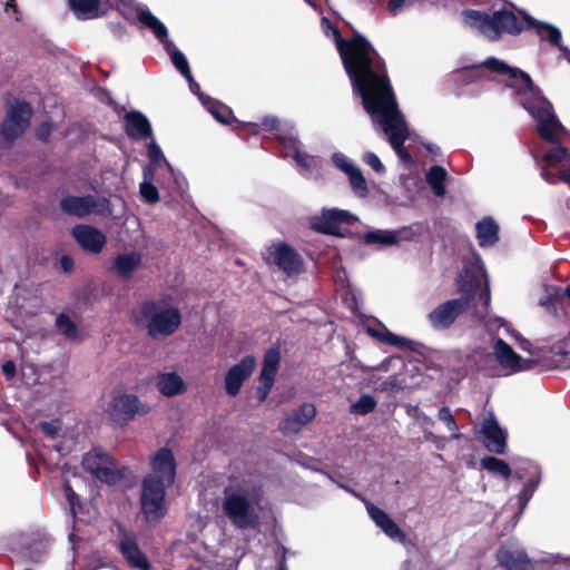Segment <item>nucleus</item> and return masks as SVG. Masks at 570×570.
<instances>
[{
  "label": "nucleus",
  "mask_w": 570,
  "mask_h": 570,
  "mask_svg": "<svg viewBox=\"0 0 570 570\" xmlns=\"http://www.w3.org/2000/svg\"><path fill=\"white\" fill-rule=\"evenodd\" d=\"M326 36L332 37L353 92L357 96L390 79L384 59L371 41L353 29L352 37L344 39L338 27L328 18H322Z\"/></svg>",
  "instance_id": "nucleus-1"
},
{
  "label": "nucleus",
  "mask_w": 570,
  "mask_h": 570,
  "mask_svg": "<svg viewBox=\"0 0 570 570\" xmlns=\"http://www.w3.org/2000/svg\"><path fill=\"white\" fill-rule=\"evenodd\" d=\"M363 109L370 115L374 125H380L389 136V141L399 158L412 161V156L404 147L409 138V128L395 98L390 79L358 96Z\"/></svg>",
  "instance_id": "nucleus-2"
},
{
  "label": "nucleus",
  "mask_w": 570,
  "mask_h": 570,
  "mask_svg": "<svg viewBox=\"0 0 570 570\" xmlns=\"http://www.w3.org/2000/svg\"><path fill=\"white\" fill-rule=\"evenodd\" d=\"M140 318L147 335L153 340L166 338L175 334L181 325L183 315L178 307L167 306L166 299H146L139 305Z\"/></svg>",
  "instance_id": "nucleus-3"
},
{
  "label": "nucleus",
  "mask_w": 570,
  "mask_h": 570,
  "mask_svg": "<svg viewBox=\"0 0 570 570\" xmlns=\"http://www.w3.org/2000/svg\"><path fill=\"white\" fill-rule=\"evenodd\" d=\"M482 66L500 75H508L511 81L507 85L522 99L523 107L534 112V106L542 102L546 97L542 90L533 82L529 73L517 67H511L494 57L488 58Z\"/></svg>",
  "instance_id": "nucleus-4"
},
{
  "label": "nucleus",
  "mask_w": 570,
  "mask_h": 570,
  "mask_svg": "<svg viewBox=\"0 0 570 570\" xmlns=\"http://www.w3.org/2000/svg\"><path fill=\"white\" fill-rule=\"evenodd\" d=\"M137 18L140 23L150 29L155 37L164 43L166 50L170 53L171 62L176 69L189 82L193 88L194 78L185 55L179 51L175 45L168 39V30L166 26L158 20L147 8H140L137 11Z\"/></svg>",
  "instance_id": "nucleus-5"
},
{
  "label": "nucleus",
  "mask_w": 570,
  "mask_h": 570,
  "mask_svg": "<svg viewBox=\"0 0 570 570\" xmlns=\"http://www.w3.org/2000/svg\"><path fill=\"white\" fill-rule=\"evenodd\" d=\"M223 512L239 529L254 528L258 523V517L250 501L246 495L238 492L228 493L225 490Z\"/></svg>",
  "instance_id": "nucleus-6"
},
{
  "label": "nucleus",
  "mask_w": 570,
  "mask_h": 570,
  "mask_svg": "<svg viewBox=\"0 0 570 570\" xmlns=\"http://www.w3.org/2000/svg\"><path fill=\"white\" fill-rule=\"evenodd\" d=\"M150 407L141 403L136 394L119 393L115 395L108 407L110 420L119 426L127 425L138 415L149 413Z\"/></svg>",
  "instance_id": "nucleus-7"
},
{
  "label": "nucleus",
  "mask_w": 570,
  "mask_h": 570,
  "mask_svg": "<svg viewBox=\"0 0 570 570\" xmlns=\"http://www.w3.org/2000/svg\"><path fill=\"white\" fill-rule=\"evenodd\" d=\"M32 108L27 101H18L10 106L7 117L0 126V136L7 144L21 137L30 124Z\"/></svg>",
  "instance_id": "nucleus-8"
},
{
  "label": "nucleus",
  "mask_w": 570,
  "mask_h": 570,
  "mask_svg": "<svg viewBox=\"0 0 570 570\" xmlns=\"http://www.w3.org/2000/svg\"><path fill=\"white\" fill-rule=\"evenodd\" d=\"M170 485L156 480L144 479L141 484L140 505L146 519L160 520L165 513L166 489Z\"/></svg>",
  "instance_id": "nucleus-9"
},
{
  "label": "nucleus",
  "mask_w": 570,
  "mask_h": 570,
  "mask_svg": "<svg viewBox=\"0 0 570 570\" xmlns=\"http://www.w3.org/2000/svg\"><path fill=\"white\" fill-rule=\"evenodd\" d=\"M470 308L468 298H452L440 303L428 315L426 320L436 331L451 328L456 320Z\"/></svg>",
  "instance_id": "nucleus-10"
},
{
  "label": "nucleus",
  "mask_w": 570,
  "mask_h": 570,
  "mask_svg": "<svg viewBox=\"0 0 570 570\" xmlns=\"http://www.w3.org/2000/svg\"><path fill=\"white\" fill-rule=\"evenodd\" d=\"M356 218L348 212L337 208H324L320 215L313 216L309 220L314 232L324 235L344 237L342 226L355 222Z\"/></svg>",
  "instance_id": "nucleus-11"
},
{
  "label": "nucleus",
  "mask_w": 570,
  "mask_h": 570,
  "mask_svg": "<svg viewBox=\"0 0 570 570\" xmlns=\"http://www.w3.org/2000/svg\"><path fill=\"white\" fill-rule=\"evenodd\" d=\"M151 472L144 479H150L173 485L177 474V463L171 449L164 446L149 456Z\"/></svg>",
  "instance_id": "nucleus-12"
},
{
  "label": "nucleus",
  "mask_w": 570,
  "mask_h": 570,
  "mask_svg": "<svg viewBox=\"0 0 570 570\" xmlns=\"http://www.w3.org/2000/svg\"><path fill=\"white\" fill-rule=\"evenodd\" d=\"M272 263L286 275H297L304 271V261L296 249L285 242L274 245L269 250Z\"/></svg>",
  "instance_id": "nucleus-13"
},
{
  "label": "nucleus",
  "mask_w": 570,
  "mask_h": 570,
  "mask_svg": "<svg viewBox=\"0 0 570 570\" xmlns=\"http://www.w3.org/2000/svg\"><path fill=\"white\" fill-rule=\"evenodd\" d=\"M255 366V357L246 355L228 368L225 375L224 387L229 396H236L240 392L244 382L252 376Z\"/></svg>",
  "instance_id": "nucleus-14"
},
{
  "label": "nucleus",
  "mask_w": 570,
  "mask_h": 570,
  "mask_svg": "<svg viewBox=\"0 0 570 570\" xmlns=\"http://www.w3.org/2000/svg\"><path fill=\"white\" fill-rule=\"evenodd\" d=\"M316 416V407L312 403H303L286 414L278 423V430L285 436L295 435Z\"/></svg>",
  "instance_id": "nucleus-15"
},
{
  "label": "nucleus",
  "mask_w": 570,
  "mask_h": 570,
  "mask_svg": "<svg viewBox=\"0 0 570 570\" xmlns=\"http://www.w3.org/2000/svg\"><path fill=\"white\" fill-rule=\"evenodd\" d=\"M538 120V131L542 139L549 142L558 141V129L561 127L557 116L553 114L552 105L546 98L534 106L531 112Z\"/></svg>",
  "instance_id": "nucleus-16"
},
{
  "label": "nucleus",
  "mask_w": 570,
  "mask_h": 570,
  "mask_svg": "<svg viewBox=\"0 0 570 570\" xmlns=\"http://www.w3.org/2000/svg\"><path fill=\"white\" fill-rule=\"evenodd\" d=\"M520 17L513 11L500 9L493 13L494 21V40L498 41L502 33L512 36L520 35L527 27L525 17L529 16L524 11H520Z\"/></svg>",
  "instance_id": "nucleus-17"
},
{
  "label": "nucleus",
  "mask_w": 570,
  "mask_h": 570,
  "mask_svg": "<svg viewBox=\"0 0 570 570\" xmlns=\"http://www.w3.org/2000/svg\"><path fill=\"white\" fill-rule=\"evenodd\" d=\"M71 235L85 252L91 254H100L107 244L105 233L91 225H76Z\"/></svg>",
  "instance_id": "nucleus-18"
},
{
  "label": "nucleus",
  "mask_w": 570,
  "mask_h": 570,
  "mask_svg": "<svg viewBox=\"0 0 570 570\" xmlns=\"http://www.w3.org/2000/svg\"><path fill=\"white\" fill-rule=\"evenodd\" d=\"M482 278L488 279V275L481 262L471 267L465 266L459 276L458 289L462 294L460 298H468L469 306H471L478 291L481 288Z\"/></svg>",
  "instance_id": "nucleus-19"
},
{
  "label": "nucleus",
  "mask_w": 570,
  "mask_h": 570,
  "mask_svg": "<svg viewBox=\"0 0 570 570\" xmlns=\"http://www.w3.org/2000/svg\"><path fill=\"white\" fill-rule=\"evenodd\" d=\"M481 433L484 436V446L489 452L500 455L505 454L508 434L499 425L492 413H490L489 417L484 419Z\"/></svg>",
  "instance_id": "nucleus-20"
},
{
  "label": "nucleus",
  "mask_w": 570,
  "mask_h": 570,
  "mask_svg": "<svg viewBox=\"0 0 570 570\" xmlns=\"http://www.w3.org/2000/svg\"><path fill=\"white\" fill-rule=\"evenodd\" d=\"M366 510L374 523L392 540L404 543L406 533L391 519V517L373 504L366 502Z\"/></svg>",
  "instance_id": "nucleus-21"
},
{
  "label": "nucleus",
  "mask_w": 570,
  "mask_h": 570,
  "mask_svg": "<svg viewBox=\"0 0 570 570\" xmlns=\"http://www.w3.org/2000/svg\"><path fill=\"white\" fill-rule=\"evenodd\" d=\"M461 17L465 27L476 30L490 41H495L493 14L490 16L475 9H465L462 11Z\"/></svg>",
  "instance_id": "nucleus-22"
},
{
  "label": "nucleus",
  "mask_w": 570,
  "mask_h": 570,
  "mask_svg": "<svg viewBox=\"0 0 570 570\" xmlns=\"http://www.w3.org/2000/svg\"><path fill=\"white\" fill-rule=\"evenodd\" d=\"M97 202L94 196H66L60 200V208L63 213L78 218L86 217L95 212Z\"/></svg>",
  "instance_id": "nucleus-23"
},
{
  "label": "nucleus",
  "mask_w": 570,
  "mask_h": 570,
  "mask_svg": "<svg viewBox=\"0 0 570 570\" xmlns=\"http://www.w3.org/2000/svg\"><path fill=\"white\" fill-rule=\"evenodd\" d=\"M125 131L134 140H144L153 137V129L148 118L140 111H129L125 115Z\"/></svg>",
  "instance_id": "nucleus-24"
},
{
  "label": "nucleus",
  "mask_w": 570,
  "mask_h": 570,
  "mask_svg": "<svg viewBox=\"0 0 570 570\" xmlns=\"http://www.w3.org/2000/svg\"><path fill=\"white\" fill-rule=\"evenodd\" d=\"M142 256L139 252L132 250L125 254H118L110 266V272L116 274L122 281H129L134 273L141 265Z\"/></svg>",
  "instance_id": "nucleus-25"
},
{
  "label": "nucleus",
  "mask_w": 570,
  "mask_h": 570,
  "mask_svg": "<svg viewBox=\"0 0 570 570\" xmlns=\"http://www.w3.org/2000/svg\"><path fill=\"white\" fill-rule=\"evenodd\" d=\"M525 20L528 29H534L541 40L549 41L552 46L559 48L561 52H568V47L561 43V31L557 27L547 22L537 21L531 16H527Z\"/></svg>",
  "instance_id": "nucleus-26"
},
{
  "label": "nucleus",
  "mask_w": 570,
  "mask_h": 570,
  "mask_svg": "<svg viewBox=\"0 0 570 570\" xmlns=\"http://www.w3.org/2000/svg\"><path fill=\"white\" fill-rule=\"evenodd\" d=\"M367 333L377 341L399 347L401 350L417 352L419 347L421 346V344L415 341H412L407 337L399 336L390 332L385 326H382L381 330L368 327Z\"/></svg>",
  "instance_id": "nucleus-27"
},
{
  "label": "nucleus",
  "mask_w": 570,
  "mask_h": 570,
  "mask_svg": "<svg viewBox=\"0 0 570 570\" xmlns=\"http://www.w3.org/2000/svg\"><path fill=\"white\" fill-rule=\"evenodd\" d=\"M494 354L498 362L512 372H520L525 367L522 365V357L502 338H498L494 344Z\"/></svg>",
  "instance_id": "nucleus-28"
},
{
  "label": "nucleus",
  "mask_w": 570,
  "mask_h": 570,
  "mask_svg": "<svg viewBox=\"0 0 570 570\" xmlns=\"http://www.w3.org/2000/svg\"><path fill=\"white\" fill-rule=\"evenodd\" d=\"M120 551L127 562L137 569L149 570L151 564L147 556L140 550L137 542L131 538L121 540Z\"/></svg>",
  "instance_id": "nucleus-29"
},
{
  "label": "nucleus",
  "mask_w": 570,
  "mask_h": 570,
  "mask_svg": "<svg viewBox=\"0 0 570 570\" xmlns=\"http://www.w3.org/2000/svg\"><path fill=\"white\" fill-rule=\"evenodd\" d=\"M499 564L507 570H529L530 560L524 551L501 549L497 554Z\"/></svg>",
  "instance_id": "nucleus-30"
},
{
  "label": "nucleus",
  "mask_w": 570,
  "mask_h": 570,
  "mask_svg": "<svg viewBox=\"0 0 570 570\" xmlns=\"http://www.w3.org/2000/svg\"><path fill=\"white\" fill-rule=\"evenodd\" d=\"M156 386L167 397L181 394L186 390L183 379L175 372L159 374Z\"/></svg>",
  "instance_id": "nucleus-31"
},
{
  "label": "nucleus",
  "mask_w": 570,
  "mask_h": 570,
  "mask_svg": "<svg viewBox=\"0 0 570 570\" xmlns=\"http://www.w3.org/2000/svg\"><path fill=\"white\" fill-rule=\"evenodd\" d=\"M476 238L481 247H489L499 240V225L492 217H485L476 223Z\"/></svg>",
  "instance_id": "nucleus-32"
},
{
  "label": "nucleus",
  "mask_w": 570,
  "mask_h": 570,
  "mask_svg": "<svg viewBox=\"0 0 570 570\" xmlns=\"http://www.w3.org/2000/svg\"><path fill=\"white\" fill-rule=\"evenodd\" d=\"M127 468L118 466L112 456L109 455V462L106 463L95 474V478L109 485H116L126 478Z\"/></svg>",
  "instance_id": "nucleus-33"
},
{
  "label": "nucleus",
  "mask_w": 570,
  "mask_h": 570,
  "mask_svg": "<svg viewBox=\"0 0 570 570\" xmlns=\"http://www.w3.org/2000/svg\"><path fill=\"white\" fill-rule=\"evenodd\" d=\"M70 10L80 19H95L104 14L100 0H68Z\"/></svg>",
  "instance_id": "nucleus-34"
},
{
  "label": "nucleus",
  "mask_w": 570,
  "mask_h": 570,
  "mask_svg": "<svg viewBox=\"0 0 570 570\" xmlns=\"http://www.w3.org/2000/svg\"><path fill=\"white\" fill-rule=\"evenodd\" d=\"M208 111L210 115L223 125L237 124V128L242 129V121L237 120L234 116L233 110L225 104L218 100H210L208 105Z\"/></svg>",
  "instance_id": "nucleus-35"
},
{
  "label": "nucleus",
  "mask_w": 570,
  "mask_h": 570,
  "mask_svg": "<svg viewBox=\"0 0 570 570\" xmlns=\"http://www.w3.org/2000/svg\"><path fill=\"white\" fill-rule=\"evenodd\" d=\"M448 178L446 170L439 165L432 166L426 173V181L438 197L445 195V180Z\"/></svg>",
  "instance_id": "nucleus-36"
},
{
  "label": "nucleus",
  "mask_w": 570,
  "mask_h": 570,
  "mask_svg": "<svg viewBox=\"0 0 570 570\" xmlns=\"http://www.w3.org/2000/svg\"><path fill=\"white\" fill-rule=\"evenodd\" d=\"M279 128V120L277 117L268 115L263 117L261 122H243L242 129L249 135H258L262 130L264 131H276Z\"/></svg>",
  "instance_id": "nucleus-37"
},
{
  "label": "nucleus",
  "mask_w": 570,
  "mask_h": 570,
  "mask_svg": "<svg viewBox=\"0 0 570 570\" xmlns=\"http://www.w3.org/2000/svg\"><path fill=\"white\" fill-rule=\"evenodd\" d=\"M109 462V454L101 450H94L87 454H85L82 459L83 469L91 473L94 476L104 466Z\"/></svg>",
  "instance_id": "nucleus-38"
},
{
  "label": "nucleus",
  "mask_w": 570,
  "mask_h": 570,
  "mask_svg": "<svg viewBox=\"0 0 570 570\" xmlns=\"http://www.w3.org/2000/svg\"><path fill=\"white\" fill-rule=\"evenodd\" d=\"M481 466L493 474L501 475L505 480L512 475L509 464L495 456H484L481 459Z\"/></svg>",
  "instance_id": "nucleus-39"
},
{
  "label": "nucleus",
  "mask_w": 570,
  "mask_h": 570,
  "mask_svg": "<svg viewBox=\"0 0 570 570\" xmlns=\"http://www.w3.org/2000/svg\"><path fill=\"white\" fill-rule=\"evenodd\" d=\"M364 242L367 245L380 244V245H394L397 244V234L389 230H374L367 232L364 235Z\"/></svg>",
  "instance_id": "nucleus-40"
},
{
  "label": "nucleus",
  "mask_w": 570,
  "mask_h": 570,
  "mask_svg": "<svg viewBox=\"0 0 570 570\" xmlns=\"http://www.w3.org/2000/svg\"><path fill=\"white\" fill-rule=\"evenodd\" d=\"M281 354L277 348H268L264 354L261 374L276 376L279 366Z\"/></svg>",
  "instance_id": "nucleus-41"
},
{
  "label": "nucleus",
  "mask_w": 570,
  "mask_h": 570,
  "mask_svg": "<svg viewBox=\"0 0 570 570\" xmlns=\"http://www.w3.org/2000/svg\"><path fill=\"white\" fill-rule=\"evenodd\" d=\"M56 327L68 340L78 337V327L75 322L65 313H60L56 317Z\"/></svg>",
  "instance_id": "nucleus-42"
},
{
  "label": "nucleus",
  "mask_w": 570,
  "mask_h": 570,
  "mask_svg": "<svg viewBox=\"0 0 570 570\" xmlns=\"http://www.w3.org/2000/svg\"><path fill=\"white\" fill-rule=\"evenodd\" d=\"M346 175L348 176V181L353 191L360 196H366L368 188L361 169L356 166Z\"/></svg>",
  "instance_id": "nucleus-43"
},
{
  "label": "nucleus",
  "mask_w": 570,
  "mask_h": 570,
  "mask_svg": "<svg viewBox=\"0 0 570 570\" xmlns=\"http://www.w3.org/2000/svg\"><path fill=\"white\" fill-rule=\"evenodd\" d=\"M569 150L564 146H557L550 148L542 157V161L549 166H558L567 157H569Z\"/></svg>",
  "instance_id": "nucleus-44"
},
{
  "label": "nucleus",
  "mask_w": 570,
  "mask_h": 570,
  "mask_svg": "<svg viewBox=\"0 0 570 570\" xmlns=\"http://www.w3.org/2000/svg\"><path fill=\"white\" fill-rule=\"evenodd\" d=\"M376 400L370 394H363L357 402L352 405V412L361 415H366L374 411L376 407Z\"/></svg>",
  "instance_id": "nucleus-45"
},
{
  "label": "nucleus",
  "mask_w": 570,
  "mask_h": 570,
  "mask_svg": "<svg viewBox=\"0 0 570 570\" xmlns=\"http://www.w3.org/2000/svg\"><path fill=\"white\" fill-rule=\"evenodd\" d=\"M438 419L440 421H442L451 432H453L452 439L458 440L461 438V434L458 432L459 431L458 423H456L451 410L448 406H442L439 410Z\"/></svg>",
  "instance_id": "nucleus-46"
},
{
  "label": "nucleus",
  "mask_w": 570,
  "mask_h": 570,
  "mask_svg": "<svg viewBox=\"0 0 570 570\" xmlns=\"http://www.w3.org/2000/svg\"><path fill=\"white\" fill-rule=\"evenodd\" d=\"M540 480H541V476L539 473H537L535 475H532L524 483V485L519 494V500L522 504H527L528 501L531 499V497L533 495V492L535 491V489L538 488V485L540 483Z\"/></svg>",
  "instance_id": "nucleus-47"
},
{
  "label": "nucleus",
  "mask_w": 570,
  "mask_h": 570,
  "mask_svg": "<svg viewBox=\"0 0 570 570\" xmlns=\"http://www.w3.org/2000/svg\"><path fill=\"white\" fill-rule=\"evenodd\" d=\"M274 381H275L274 376L259 374L258 385L256 389V393H257L259 402H264L267 399V396L274 385Z\"/></svg>",
  "instance_id": "nucleus-48"
},
{
  "label": "nucleus",
  "mask_w": 570,
  "mask_h": 570,
  "mask_svg": "<svg viewBox=\"0 0 570 570\" xmlns=\"http://www.w3.org/2000/svg\"><path fill=\"white\" fill-rule=\"evenodd\" d=\"M140 195L148 204H155L159 200L157 187L153 183L146 180L140 184Z\"/></svg>",
  "instance_id": "nucleus-49"
},
{
  "label": "nucleus",
  "mask_w": 570,
  "mask_h": 570,
  "mask_svg": "<svg viewBox=\"0 0 570 570\" xmlns=\"http://www.w3.org/2000/svg\"><path fill=\"white\" fill-rule=\"evenodd\" d=\"M332 161L333 164L338 168L341 169L342 171H344L345 174H348L351 170H353L356 166L353 165L348 158L341 154V153H335L333 156H332Z\"/></svg>",
  "instance_id": "nucleus-50"
},
{
  "label": "nucleus",
  "mask_w": 570,
  "mask_h": 570,
  "mask_svg": "<svg viewBox=\"0 0 570 570\" xmlns=\"http://www.w3.org/2000/svg\"><path fill=\"white\" fill-rule=\"evenodd\" d=\"M363 161L372 167V169L377 174L385 173V167L380 160V158L372 151H367L363 156Z\"/></svg>",
  "instance_id": "nucleus-51"
},
{
  "label": "nucleus",
  "mask_w": 570,
  "mask_h": 570,
  "mask_svg": "<svg viewBox=\"0 0 570 570\" xmlns=\"http://www.w3.org/2000/svg\"><path fill=\"white\" fill-rule=\"evenodd\" d=\"M279 145L285 149L291 150L295 154L299 149L301 141L297 137L292 135H282L277 137Z\"/></svg>",
  "instance_id": "nucleus-52"
},
{
  "label": "nucleus",
  "mask_w": 570,
  "mask_h": 570,
  "mask_svg": "<svg viewBox=\"0 0 570 570\" xmlns=\"http://www.w3.org/2000/svg\"><path fill=\"white\" fill-rule=\"evenodd\" d=\"M147 149L148 157L151 164L158 165L160 160L164 159V154L160 147L155 141L149 142Z\"/></svg>",
  "instance_id": "nucleus-53"
},
{
  "label": "nucleus",
  "mask_w": 570,
  "mask_h": 570,
  "mask_svg": "<svg viewBox=\"0 0 570 570\" xmlns=\"http://www.w3.org/2000/svg\"><path fill=\"white\" fill-rule=\"evenodd\" d=\"M478 292H479L478 298H479L480 303L482 304L483 309L488 311L490 303H491V292H490V285H489L488 279L484 281L483 287L480 288Z\"/></svg>",
  "instance_id": "nucleus-54"
},
{
  "label": "nucleus",
  "mask_w": 570,
  "mask_h": 570,
  "mask_svg": "<svg viewBox=\"0 0 570 570\" xmlns=\"http://www.w3.org/2000/svg\"><path fill=\"white\" fill-rule=\"evenodd\" d=\"M553 166L544 164L541 166V177L549 184H556L561 180L560 173L556 174L551 170Z\"/></svg>",
  "instance_id": "nucleus-55"
},
{
  "label": "nucleus",
  "mask_w": 570,
  "mask_h": 570,
  "mask_svg": "<svg viewBox=\"0 0 570 570\" xmlns=\"http://www.w3.org/2000/svg\"><path fill=\"white\" fill-rule=\"evenodd\" d=\"M1 371H2L3 376L8 381L12 380L17 374L16 363L11 360L6 361L1 366Z\"/></svg>",
  "instance_id": "nucleus-56"
},
{
  "label": "nucleus",
  "mask_w": 570,
  "mask_h": 570,
  "mask_svg": "<svg viewBox=\"0 0 570 570\" xmlns=\"http://www.w3.org/2000/svg\"><path fill=\"white\" fill-rule=\"evenodd\" d=\"M40 430L50 438H56L58 433V426H56L52 422H40L39 423Z\"/></svg>",
  "instance_id": "nucleus-57"
},
{
  "label": "nucleus",
  "mask_w": 570,
  "mask_h": 570,
  "mask_svg": "<svg viewBox=\"0 0 570 570\" xmlns=\"http://www.w3.org/2000/svg\"><path fill=\"white\" fill-rule=\"evenodd\" d=\"M295 163L304 168H308V155L305 153H302L301 149H298L295 154L292 155Z\"/></svg>",
  "instance_id": "nucleus-58"
},
{
  "label": "nucleus",
  "mask_w": 570,
  "mask_h": 570,
  "mask_svg": "<svg viewBox=\"0 0 570 570\" xmlns=\"http://www.w3.org/2000/svg\"><path fill=\"white\" fill-rule=\"evenodd\" d=\"M51 132V126L48 122H43L39 126L37 137L41 141H47Z\"/></svg>",
  "instance_id": "nucleus-59"
},
{
  "label": "nucleus",
  "mask_w": 570,
  "mask_h": 570,
  "mask_svg": "<svg viewBox=\"0 0 570 570\" xmlns=\"http://www.w3.org/2000/svg\"><path fill=\"white\" fill-rule=\"evenodd\" d=\"M73 265H75V262H73L72 257H70L68 255L61 256L60 267L63 272H66V273L71 272L73 268Z\"/></svg>",
  "instance_id": "nucleus-60"
},
{
  "label": "nucleus",
  "mask_w": 570,
  "mask_h": 570,
  "mask_svg": "<svg viewBox=\"0 0 570 570\" xmlns=\"http://www.w3.org/2000/svg\"><path fill=\"white\" fill-rule=\"evenodd\" d=\"M65 490H66L67 500H68L70 507L73 508L76 504V501H78V495L76 494V492L72 490V488L68 483L66 484Z\"/></svg>",
  "instance_id": "nucleus-61"
},
{
  "label": "nucleus",
  "mask_w": 570,
  "mask_h": 570,
  "mask_svg": "<svg viewBox=\"0 0 570 570\" xmlns=\"http://www.w3.org/2000/svg\"><path fill=\"white\" fill-rule=\"evenodd\" d=\"M277 570H287L286 558L283 557L282 560L277 564Z\"/></svg>",
  "instance_id": "nucleus-62"
},
{
  "label": "nucleus",
  "mask_w": 570,
  "mask_h": 570,
  "mask_svg": "<svg viewBox=\"0 0 570 570\" xmlns=\"http://www.w3.org/2000/svg\"><path fill=\"white\" fill-rule=\"evenodd\" d=\"M556 354H560V355H567L568 353L566 351L562 350V346L559 345V346H556Z\"/></svg>",
  "instance_id": "nucleus-63"
},
{
  "label": "nucleus",
  "mask_w": 570,
  "mask_h": 570,
  "mask_svg": "<svg viewBox=\"0 0 570 570\" xmlns=\"http://www.w3.org/2000/svg\"><path fill=\"white\" fill-rule=\"evenodd\" d=\"M564 295L570 299V284L566 287Z\"/></svg>",
  "instance_id": "nucleus-64"
}]
</instances>
